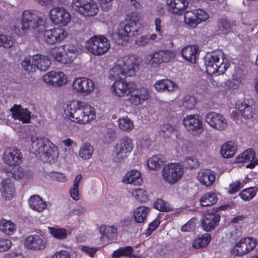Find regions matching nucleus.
I'll use <instances>...</instances> for the list:
<instances>
[{
    "label": "nucleus",
    "mask_w": 258,
    "mask_h": 258,
    "mask_svg": "<svg viewBox=\"0 0 258 258\" xmlns=\"http://www.w3.org/2000/svg\"><path fill=\"white\" fill-rule=\"evenodd\" d=\"M141 59L134 55L119 57L110 70V76L116 79L111 85V90L117 97L130 96L137 90V83L133 81H127L125 78L133 77L139 71Z\"/></svg>",
    "instance_id": "obj_1"
},
{
    "label": "nucleus",
    "mask_w": 258,
    "mask_h": 258,
    "mask_svg": "<svg viewBox=\"0 0 258 258\" xmlns=\"http://www.w3.org/2000/svg\"><path fill=\"white\" fill-rule=\"evenodd\" d=\"M64 109L69 119L79 124L89 123L96 118L94 107L83 101L74 100L67 102Z\"/></svg>",
    "instance_id": "obj_2"
},
{
    "label": "nucleus",
    "mask_w": 258,
    "mask_h": 258,
    "mask_svg": "<svg viewBox=\"0 0 258 258\" xmlns=\"http://www.w3.org/2000/svg\"><path fill=\"white\" fill-rule=\"evenodd\" d=\"M140 16L138 12L128 14L124 21L121 22L116 33L112 34L114 42L121 45H125L129 41V38L138 34V23Z\"/></svg>",
    "instance_id": "obj_3"
},
{
    "label": "nucleus",
    "mask_w": 258,
    "mask_h": 258,
    "mask_svg": "<svg viewBox=\"0 0 258 258\" xmlns=\"http://www.w3.org/2000/svg\"><path fill=\"white\" fill-rule=\"evenodd\" d=\"M31 140L34 153L42 161L51 164L57 161L58 148L53 143L43 138L31 137Z\"/></svg>",
    "instance_id": "obj_4"
},
{
    "label": "nucleus",
    "mask_w": 258,
    "mask_h": 258,
    "mask_svg": "<svg viewBox=\"0 0 258 258\" xmlns=\"http://www.w3.org/2000/svg\"><path fill=\"white\" fill-rule=\"evenodd\" d=\"M47 19L36 10H26L23 12L21 20L22 30L24 32L33 30L40 33L46 29Z\"/></svg>",
    "instance_id": "obj_5"
},
{
    "label": "nucleus",
    "mask_w": 258,
    "mask_h": 258,
    "mask_svg": "<svg viewBox=\"0 0 258 258\" xmlns=\"http://www.w3.org/2000/svg\"><path fill=\"white\" fill-rule=\"evenodd\" d=\"M204 64L210 75L223 74L229 67L228 59L221 52L207 53L204 57Z\"/></svg>",
    "instance_id": "obj_6"
},
{
    "label": "nucleus",
    "mask_w": 258,
    "mask_h": 258,
    "mask_svg": "<svg viewBox=\"0 0 258 258\" xmlns=\"http://www.w3.org/2000/svg\"><path fill=\"white\" fill-rule=\"evenodd\" d=\"M110 44L108 39L104 35H94L85 43V48L94 55L100 56L106 53L109 49Z\"/></svg>",
    "instance_id": "obj_7"
},
{
    "label": "nucleus",
    "mask_w": 258,
    "mask_h": 258,
    "mask_svg": "<svg viewBox=\"0 0 258 258\" xmlns=\"http://www.w3.org/2000/svg\"><path fill=\"white\" fill-rule=\"evenodd\" d=\"M21 65L27 71H35L36 69L46 71L50 67L51 61L47 56L36 54L26 57L21 62Z\"/></svg>",
    "instance_id": "obj_8"
},
{
    "label": "nucleus",
    "mask_w": 258,
    "mask_h": 258,
    "mask_svg": "<svg viewBox=\"0 0 258 258\" xmlns=\"http://www.w3.org/2000/svg\"><path fill=\"white\" fill-rule=\"evenodd\" d=\"M50 54L56 61L68 64L73 61L78 54V50L74 45L63 46L54 48Z\"/></svg>",
    "instance_id": "obj_9"
},
{
    "label": "nucleus",
    "mask_w": 258,
    "mask_h": 258,
    "mask_svg": "<svg viewBox=\"0 0 258 258\" xmlns=\"http://www.w3.org/2000/svg\"><path fill=\"white\" fill-rule=\"evenodd\" d=\"M183 166L176 163L165 165L162 169V177L166 183L171 185L176 183L183 176Z\"/></svg>",
    "instance_id": "obj_10"
},
{
    "label": "nucleus",
    "mask_w": 258,
    "mask_h": 258,
    "mask_svg": "<svg viewBox=\"0 0 258 258\" xmlns=\"http://www.w3.org/2000/svg\"><path fill=\"white\" fill-rule=\"evenodd\" d=\"M175 57L174 51L168 50H160L151 53L145 57L146 63L153 67L157 68L163 63H167Z\"/></svg>",
    "instance_id": "obj_11"
},
{
    "label": "nucleus",
    "mask_w": 258,
    "mask_h": 258,
    "mask_svg": "<svg viewBox=\"0 0 258 258\" xmlns=\"http://www.w3.org/2000/svg\"><path fill=\"white\" fill-rule=\"evenodd\" d=\"M134 147V144L132 139L125 136L121 138L115 145L113 151L114 160L116 162L124 159L127 154L131 153Z\"/></svg>",
    "instance_id": "obj_12"
},
{
    "label": "nucleus",
    "mask_w": 258,
    "mask_h": 258,
    "mask_svg": "<svg viewBox=\"0 0 258 258\" xmlns=\"http://www.w3.org/2000/svg\"><path fill=\"white\" fill-rule=\"evenodd\" d=\"M258 244V240L253 237L241 238L234 245L231 250V253L234 256L245 255L252 251Z\"/></svg>",
    "instance_id": "obj_13"
},
{
    "label": "nucleus",
    "mask_w": 258,
    "mask_h": 258,
    "mask_svg": "<svg viewBox=\"0 0 258 258\" xmlns=\"http://www.w3.org/2000/svg\"><path fill=\"white\" fill-rule=\"evenodd\" d=\"M50 20L55 25L66 26L70 22L71 17L69 11L62 7H53L49 12Z\"/></svg>",
    "instance_id": "obj_14"
},
{
    "label": "nucleus",
    "mask_w": 258,
    "mask_h": 258,
    "mask_svg": "<svg viewBox=\"0 0 258 258\" xmlns=\"http://www.w3.org/2000/svg\"><path fill=\"white\" fill-rule=\"evenodd\" d=\"M182 121L186 130L194 135H200L204 131L202 119L199 114L187 115L183 117Z\"/></svg>",
    "instance_id": "obj_15"
},
{
    "label": "nucleus",
    "mask_w": 258,
    "mask_h": 258,
    "mask_svg": "<svg viewBox=\"0 0 258 258\" xmlns=\"http://www.w3.org/2000/svg\"><path fill=\"white\" fill-rule=\"evenodd\" d=\"M72 87L77 93L84 96H88L94 92L95 85L91 79L82 77L77 78L74 80Z\"/></svg>",
    "instance_id": "obj_16"
},
{
    "label": "nucleus",
    "mask_w": 258,
    "mask_h": 258,
    "mask_svg": "<svg viewBox=\"0 0 258 258\" xmlns=\"http://www.w3.org/2000/svg\"><path fill=\"white\" fill-rule=\"evenodd\" d=\"M205 119L211 127L219 131H225L228 127L227 119L218 113L210 112L206 115Z\"/></svg>",
    "instance_id": "obj_17"
},
{
    "label": "nucleus",
    "mask_w": 258,
    "mask_h": 258,
    "mask_svg": "<svg viewBox=\"0 0 258 258\" xmlns=\"http://www.w3.org/2000/svg\"><path fill=\"white\" fill-rule=\"evenodd\" d=\"M43 80L48 85L54 87H60L67 84L68 78L62 72L50 71L43 76Z\"/></svg>",
    "instance_id": "obj_18"
},
{
    "label": "nucleus",
    "mask_w": 258,
    "mask_h": 258,
    "mask_svg": "<svg viewBox=\"0 0 258 258\" xmlns=\"http://www.w3.org/2000/svg\"><path fill=\"white\" fill-rule=\"evenodd\" d=\"M42 33H43V38L44 41L50 44L62 41L68 35V33L64 29L58 27L49 30L45 29Z\"/></svg>",
    "instance_id": "obj_19"
},
{
    "label": "nucleus",
    "mask_w": 258,
    "mask_h": 258,
    "mask_svg": "<svg viewBox=\"0 0 258 258\" xmlns=\"http://www.w3.org/2000/svg\"><path fill=\"white\" fill-rule=\"evenodd\" d=\"M155 90L159 93H172L178 89V85L169 79H159L153 85Z\"/></svg>",
    "instance_id": "obj_20"
},
{
    "label": "nucleus",
    "mask_w": 258,
    "mask_h": 258,
    "mask_svg": "<svg viewBox=\"0 0 258 258\" xmlns=\"http://www.w3.org/2000/svg\"><path fill=\"white\" fill-rule=\"evenodd\" d=\"M168 11L174 15L180 16L188 6V0H166Z\"/></svg>",
    "instance_id": "obj_21"
},
{
    "label": "nucleus",
    "mask_w": 258,
    "mask_h": 258,
    "mask_svg": "<svg viewBox=\"0 0 258 258\" xmlns=\"http://www.w3.org/2000/svg\"><path fill=\"white\" fill-rule=\"evenodd\" d=\"M45 238L41 234H34L27 237L25 241V245L29 249L40 250L46 246Z\"/></svg>",
    "instance_id": "obj_22"
},
{
    "label": "nucleus",
    "mask_w": 258,
    "mask_h": 258,
    "mask_svg": "<svg viewBox=\"0 0 258 258\" xmlns=\"http://www.w3.org/2000/svg\"><path fill=\"white\" fill-rule=\"evenodd\" d=\"M22 158V156L20 150L15 148L7 149L4 152L3 157L4 162L10 166L18 164Z\"/></svg>",
    "instance_id": "obj_23"
},
{
    "label": "nucleus",
    "mask_w": 258,
    "mask_h": 258,
    "mask_svg": "<svg viewBox=\"0 0 258 258\" xmlns=\"http://www.w3.org/2000/svg\"><path fill=\"white\" fill-rule=\"evenodd\" d=\"M12 117L23 123H29L31 119V113L26 108H23L20 105H15L10 109Z\"/></svg>",
    "instance_id": "obj_24"
},
{
    "label": "nucleus",
    "mask_w": 258,
    "mask_h": 258,
    "mask_svg": "<svg viewBox=\"0 0 258 258\" xmlns=\"http://www.w3.org/2000/svg\"><path fill=\"white\" fill-rule=\"evenodd\" d=\"M136 91V93L130 95V101L133 104L137 106L143 104L149 99L151 92L148 88L142 87L139 89H137Z\"/></svg>",
    "instance_id": "obj_25"
},
{
    "label": "nucleus",
    "mask_w": 258,
    "mask_h": 258,
    "mask_svg": "<svg viewBox=\"0 0 258 258\" xmlns=\"http://www.w3.org/2000/svg\"><path fill=\"white\" fill-rule=\"evenodd\" d=\"M197 178L202 185L210 187L215 181V173L209 169H202L197 173Z\"/></svg>",
    "instance_id": "obj_26"
},
{
    "label": "nucleus",
    "mask_w": 258,
    "mask_h": 258,
    "mask_svg": "<svg viewBox=\"0 0 258 258\" xmlns=\"http://www.w3.org/2000/svg\"><path fill=\"white\" fill-rule=\"evenodd\" d=\"M236 108L245 119L252 118L255 114L254 105L247 104L245 101L238 100L236 102Z\"/></svg>",
    "instance_id": "obj_27"
},
{
    "label": "nucleus",
    "mask_w": 258,
    "mask_h": 258,
    "mask_svg": "<svg viewBox=\"0 0 258 258\" xmlns=\"http://www.w3.org/2000/svg\"><path fill=\"white\" fill-rule=\"evenodd\" d=\"M220 216L216 213H208L206 214L202 220V225L205 231L209 232L213 230L218 225Z\"/></svg>",
    "instance_id": "obj_28"
},
{
    "label": "nucleus",
    "mask_w": 258,
    "mask_h": 258,
    "mask_svg": "<svg viewBox=\"0 0 258 258\" xmlns=\"http://www.w3.org/2000/svg\"><path fill=\"white\" fill-rule=\"evenodd\" d=\"M254 152L253 150L251 149H247L237 157L236 162L238 163L250 162L246 165V167L249 168H253L257 164V161H254Z\"/></svg>",
    "instance_id": "obj_29"
},
{
    "label": "nucleus",
    "mask_w": 258,
    "mask_h": 258,
    "mask_svg": "<svg viewBox=\"0 0 258 258\" xmlns=\"http://www.w3.org/2000/svg\"><path fill=\"white\" fill-rule=\"evenodd\" d=\"M198 50L199 47L196 45L186 46L181 49L180 53L185 60L195 63Z\"/></svg>",
    "instance_id": "obj_30"
},
{
    "label": "nucleus",
    "mask_w": 258,
    "mask_h": 258,
    "mask_svg": "<svg viewBox=\"0 0 258 258\" xmlns=\"http://www.w3.org/2000/svg\"><path fill=\"white\" fill-rule=\"evenodd\" d=\"M122 182L125 184H133L134 185H141L142 183L140 172L137 170H131L124 175Z\"/></svg>",
    "instance_id": "obj_31"
},
{
    "label": "nucleus",
    "mask_w": 258,
    "mask_h": 258,
    "mask_svg": "<svg viewBox=\"0 0 258 258\" xmlns=\"http://www.w3.org/2000/svg\"><path fill=\"white\" fill-rule=\"evenodd\" d=\"M28 201L30 207L38 212H41L47 208V202L38 195L31 196Z\"/></svg>",
    "instance_id": "obj_32"
},
{
    "label": "nucleus",
    "mask_w": 258,
    "mask_h": 258,
    "mask_svg": "<svg viewBox=\"0 0 258 258\" xmlns=\"http://www.w3.org/2000/svg\"><path fill=\"white\" fill-rule=\"evenodd\" d=\"M2 185L1 192L2 196L6 200L12 199L15 194V188L11 179L9 178L4 179L2 182Z\"/></svg>",
    "instance_id": "obj_33"
},
{
    "label": "nucleus",
    "mask_w": 258,
    "mask_h": 258,
    "mask_svg": "<svg viewBox=\"0 0 258 258\" xmlns=\"http://www.w3.org/2000/svg\"><path fill=\"white\" fill-rule=\"evenodd\" d=\"M13 175L15 179L20 181L24 184L29 182L33 177L32 172L22 167H18L16 169Z\"/></svg>",
    "instance_id": "obj_34"
},
{
    "label": "nucleus",
    "mask_w": 258,
    "mask_h": 258,
    "mask_svg": "<svg viewBox=\"0 0 258 258\" xmlns=\"http://www.w3.org/2000/svg\"><path fill=\"white\" fill-rule=\"evenodd\" d=\"M16 229V225L12 221L5 219L0 220V231L5 235H12Z\"/></svg>",
    "instance_id": "obj_35"
},
{
    "label": "nucleus",
    "mask_w": 258,
    "mask_h": 258,
    "mask_svg": "<svg viewBox=\"0 0 258 258\" xmlns=\"http://www.w3.org/2000/svg\"><path fill=\"white\" fill-rule=\"evenodd\" d=\"M150 212V209L145 206L137 208L134 212V217L136 222L139 223L145 222Z\"/></svg>",
    "instance_id": "obj_36"
},
{
    "label": "nucleus",
    "mask_w": 258,
    "mask_h": 258,
    "mask_svg": "<svg viewBox=\"0 0 258 258\" xmlns=\"http://www.w3.org/2000/svg\"><path fill=\"white\" fill-rule=\"evenodd\" d=\"M99 12V7L95 0H88L82 14L85 17H92L96 16Z\"/></svg>",
    "instance_id": "obj_37"
},
{
    "label": "nucleus",
    "mask_w": 258,
    "mask_h": 258,
    "mask_svg": "<svg viewBox=\"0 0 258 258\" xmlns=\"http://www.w3.org/2000/svg\"><path fill=\"white\" fill-rule=\"evenodd\" d=\"M195 9L187 11L184 15V23L188 27L196 28L198 25V20Z\"/></svg>",
    "instance_id": "obj_38"
},
{
    "label": "nucleus",
    "mask_w": 258,
    "mask_h": 258,
    "mask_svg": "<svg viewBox=\"0 0 258 258\" xmlns=\"http://www.w3.org/2000/svg\"><path fill=\"white\" fill-rule=\"evenodd\" d=\"M236 150L234 143L229 142L223 145L221 148V154L225 158H229L234 156Z\"/></svg>",
    "instance_id": "obj_39"
},
{
    "label": "nucleus",
    "mask_w": 258,
    "mask_h": 258,
    "mask_svg": "<svg viewBox=\"0 0 258 258\" xmlns=\"http://www.w3.org/2000/svg\"><path fill=\"white\" fill-rule=\"evenodd\" d=\"M117 123L119 129L124 132H130L134 128L133 121L127 116L119 118Z\"/></svg>",
    "instance_id": "obj_40"
},
{
    "label": "nucleus",
    "mask_w": 258,
    "mask_h": 258,
    "mask_svg": "<svg viewBox=\"0 0 258 258\" xmlns=\"http://www.w3.org/2000/svg\"><path fill=\"white\" fill-rule=\"evenodd\" d=\"M93 152L94 148L93 146L89 143L85 142L82 144L80 147L79 155L81 158L88 160L92 157Z\"/></svg>",
    "instance_id": "obj_41"
},
{
    "label": "nucleus",
    "mask_w": 258,
    "mask_h": 258,
    "mask_svg": "<svg viewBox=\"0 0 258 258\" xmlns=\"http://www.w3.org/2000/svg\"><path fill=\"white\" fill-rule=\"evenodd\" d=\"M49 232L55 238L63 240L68 238V231L64 228L58 227H49Z\"/></svg>",
    "instance_id": "obj_42"
},
{
    "label": "nucleus",
    "mask_w": 258,
    "mask_h": 258,
    "mask_svg": "<svg viewBox=\"0 0 258 258\" xmlns=\"http://www.w3.org/2000/svg\"><path fill=\"white\" fill-rule=\"evenodd\" d=\"M217 197L215 193L210 192L204 195L200 199L201 205L203 207L210 206L217 202Z\"/></svg>",
    "instance_id": "obj_43"
},
{
    "label": "nucleus",
    "mask_w": 258,
    "mask_h": 258,
    "mask_svg": "<svg viewBox=\"0 0 258 258\" xmlns=\"http://www.w3.org/2000/svg\"><path fill=\"white\" fill-rule=\"evenodd\" d=\"M16 42L15 38L12 35L0 34V47L10 48L15 45Z\"/></svg>",
    "instance_id": "obj_44"
},
{
    "label": "nucleus",
    "mask_w": 258,
    "mask_h": 258,
    "mask_svg": "<svg viewBox=\"0 0 258 258\" xmlns=\"http://www.w3.org/2000/svg\"><path fill=\"white\" fill-rule=\"evenodd\" d=\"M211 240L210 234H204L201 237L197 238L194 241L192 246L195 248L205 247L210 243Z\"/></svg>",
    "instance_id": "obj_45"
},
{
    "label": "nucleus",
    "mask_w": 258,
    "mask_h": 258,
    "mask_svg": "<svg viewBox=\"0 0 258 258\" xmlns=\"http://www.w3.org/2000/svg\"><path fill=\"white\" fill-rule=\"evenodd\" d=\"M100 231L103 236L110 239L116 236L117 230L114 226H102L100 228Z\"/></svg>",
    "instance_id": "obj_46"
},
{
    "label": "nucleus",
    "mask_w": 258,
    "mask_h": 258,
    "mask_svg": "<svg viewBox=\"0 0 258 258\" xmlns=\"http://www.w3.org/2000/svg\"><path fill=\"white\" fill-rule=\"evenodd\" d=\"M128 192L136 200L140 202L146 201L148 198L147 191L143 188L131 189Z\"/></svg>",
    "instance_id": "obj_47"
},
{
    "label": "nucleus",
    "mask_w": 258,
    "mask_h": 258,
    "mask_svg": "<svg viewBox=\"0 0 258 258\" xmlns=\"http://www.w3.org/2000/svg\"><path fill=\"white\" fill-rule=\"evenodd\" d=\"M88 0H72L71 7L76 13L82 15Z\"/></svg>",
    "instance_id": "obj_48"
},
{
    "label": "nucleus",
    "mask_w": 258,
    "mask_h": 258,
    "mask_svg": "<svg viewBox=\"0 0 258 258\" xmlns=\"http://www.w3.org/2000/svg\"><path fill=\"white\" fill-rule=\"evenodd\" d=\"M133 252L132 247L126 246L120 247L115 250L112 254V258H119L121 256H128L132 254Z\"/></svg>",
    "instance_id": "obj_49"
},
{
    "label": "nucleus",
    "mask_w": 258,
    "mask_h": 258,
    "mask_svg": "<svg viewBox=\"0 0 258 258\" xmlns=\"http://www.w3.org/2000/svg\"><path fill=\"white\" fill-rule=\"evenodd\" d=\"M154 208L162 212L173 211V208L167 202L161 200H157L154 204Z\"/></svg>",
    "instance_id": "obj_50"
},
{
    "label": "nucleus",
    "mask_w": 258,
    "mask_h": 258,
    "mask_svg": "<svg viewBox=\"0 0 258 258\" xmlns=\"http://www.w3.org/2000/svg\"><path fill=\"white\" fill-rule=\"evenodd\" d=\"M163 164V161L160 155H157L149 158L147 162L148 167L152 170L159 168Z\"/></svg>",
    "instance_id": "obj_51"
},
{
    "label": "nucleus",
    "mask_w": 258,
    "mask_h": 258,
    "mask_svg": "<svg viewBox=\"0 0 258 258\" xmlns=\"http://www.w3.org/2000/svg\"><path fill=\"white\" fill-rule=\"evenodd\" d=\"M196 98L191 95H185L182 100V105L187 110H192L195 108Z\"/></svg>",
    "instance_id": "obj_52"
},
{
    "label": "nucleus",
    "mask_w": 258,
    "mask_h": 258,
    "mask_svg": "<svg viewBox=\"0 0 258 258\" xmlns=\"http://www.w3.org/2000/svg\"><path fill=\"white\" fill-rule=\"evenodd\" d=\"M256 191L254 187H249L242 190L239 196L244 201H249L255 196Z\"/></svg>",
    "instance_id": "obj_53"
},
{
    "label": "nucleus",
    "mask_w": 258,
    "mask_h": 258,
    "mask_svg": "<svg viewBox=\"0 0 258 258\" xmlns=\"http://www.w3.org/2000/svg\"><path fill=\"white\" fill-rule=\"evenodd\" d=\"M231 30L230 23L226 20H221L219 25V34L225 35L228 33Z\"/></svg>",
    "instance_id": "obj_54"
},
{
    "label": "nucleus",
    "mask_w": 258,
    "mask_h": 258,
    "mask_svg": "<svg viewBox=\"0 0 258 258\" xmlns=\"http://www.w3.org/2000/svg\"><path fill=\"white\" fill-rule=\"evenodd\" d=\"M198 24L206 21L209 18L208 13L203 9H195Z\"/></svg>",
    "instance_id": "obj_55"
},
{
    "label": "nucleus",
    "mask_w": 258,
    "mask_h": 258,
    "mask_svg": "<svg viewBox=\"0 0 258 258\" xmlns=\"http://www.w3.org/2000/svg\"><path fill=\"white\" fill-rule=\"evenodd\" d=\"M244 181H240L237 180L232 182L229 185V192L231 194H233L238 191L245 184Z\"/></svg>",
    "instance_id": "obj_56"
},
{
    "label": "nucleus",
    "mask_w": 258,
    "mask_h": 258,
    "mask_svg": "<svg viewBox=\"0 0 258 258\" xmlns=\"http://www.w3.org/2000/svg\"><path fill=\"white\" fill-rule=\"evenodd\" d=\"M175 131L174 126L169 124H164L161 126L160 134L164 137H169Z\"/></svg>",
    "instance_id": "obj_57"
},
{
    "label": "nucleus",
    "mask_w": 258,
    "mask_h": 258,
    "mask_svg": "<svg viewBox=\"0 0 258 258\" xmlns=\"http://www.w3.org/2000/svg\"><path fill=\"white\" fill-rule=\"evenodd\" d=\"M12 242L9 239H0V252H3L9 249L12 246Z\"/></svg>",
    "instance_id": "obj_58"
},
{
    "label": "nucleus",
    "mask_w": 258,
    "mask_h": 258,
    "mask_svg": "<svg viewBox=\"0 0 258 258\" xmlns=\"http://www.w3.org/2000/svg\"><path fill=\"white\" fill-rule=\"evenodd\" d=\"M184 165L186 168H194L198 166V160L192 157L186 158L184 161Z\"/></svg>",
    "instance_id": "obj_59"
},
{
    "label": "nucleus",
    "mask_w": 258,
    "mask_h": 258,
    "mask_svg": "<svg viewBox=\"0 0 258 258\" xmlns=\"http://www.w3.org/2000/svg\"><path fill=\"white\" fill-rule=\"evenodd\" d=\"M71 197L75 201H78L80 199L79 187L72 186L69 190Z\"/></svg>",
    "instance_id": "obj_60"
},
{
    "label": "nucleus",
    "mask_w": 258,
    "mask_h": 258,
    "mask_svg": "<svg viewBox=\"0 0 258 258\" xmlns=\"http://www.w3.org/2000/svg\"><path fill=\"white\" fill-rule=\"evenodd\" d=\"M136 44L139 46H145L149 44L148 36L147 35H143L137 38L135 41Z\"/></svg>",
    "instance_id": "obj_61"
},
{
    "label": "nucleus",
    "mask_w": 258,
    "mask_h": 258,
    "mask_svg": "<svg viewBox=\"0 0 258 258\" xmlns=\"http://www.w3.org/2000/svg\"><path fill=\"white\" fill-rule=\"evenodd\" d=\"M81 250L90 255L91 257H93L94 255L97 250V248L95 247H90L89 246H82L81 248Z\"/></svg>",
    "instance_id": "obj_62"
},
{
    "label": "nucleus",
    "mask_w": 258,
    "mask_h": 258,
    "mask_svg": "<svg viewBox=\"0 0 258 258\" xmlns=\"http://www.w3.org/2000/svg\"><path fill=\"white\" fill-rule=\"evenodd\" d=\"M86 208L82 205H77L75 206L71 212L72 215H80L83 214L86 212Z\"/></svg>",
    "instance_id": "obj_63"
},
{
    "label": "nucleus",
    "mask_w": 258,
    "mask_h": 258,
    "mask_svg": "<svg viewBox=\"0 0 258 258\" xmlns=\"http://www.w3.org/2000/svg\"><path fill=\"white\" fill-rule=\"evenodd\" d=\"M51 258H70L69 252L66 250H60L56 252Z\"/></svg>",
    "instance_id": "obj_64"
}]
</instances>
